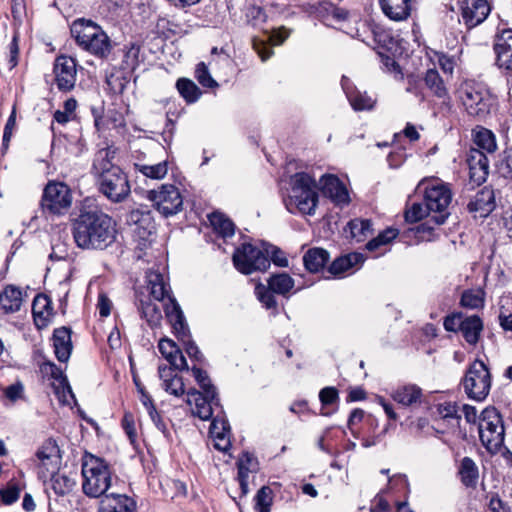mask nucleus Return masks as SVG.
<instances>
[{"label": "nucleus", "mask_w": 512, "mask_h": 512, "mask_svg": "<svg viewBox=\"0 0 512 512\" xmlns=\"http://www.w3.org/2000/svg\"><path fill=\"white\" fill-rule=\"evenodd\" d=\"M116 236V223L99 209L82 210L73 222V238L82 249L104 250Z\"/></svg>", "instance_id": "nucleus-1"}, {"label": "nucleus", "mask_w": 512, "mask_h": 512, "mask_svg": "<svg viewBox=\"0 0 512 512\" xmlns=\"http://www.w3.org/2000/svg\"><path fill=\"white\" fill-rule=\"evenodd\" d=\"M92 169L96 175L99 192L112 203L124 202L131 193L127 174L111 163L108 150H100L95 156Z\"/></svg>", "instance_id": "nucleus-2"}, {"label": "nucleus", "mask_w": 512, "mask_h": 512, "mask_svg": "<svg viewBox=\"0 0 512 512\" xmlns=\"http://www.w3.org/2000/svg\"><path fill=\"white\" fill-rule=\"evenodd\" d=\"M72 37L84 51L99 59H107L113 50V42L103 28L92 20L78 18L70 27Z\"/></svg>", "instance_id": "nucleus-3"}, {"label": "nucleus", "mask_w": 512, "mask_h": 512, "mask_svg": "<svg viewBox=\"0 0 512 512\" xmlns=\"http://www.w3.org/2000/svg\"><path fill=\"white\" fill-rule=\"evenodd\" d=\"M318 200L316 182L309 174L299 172L291 177V192L283 200L290 213L313 216Z\"/></svg>", "instance_id": "nucleus-4"}, {"label": "nucleus", "mask_w": 512, "mask_h": 512, "mask_svg": "<svg viewBox=\"0 0 512 512\" xmlns=\"http://www.w3.org/2000/svg\"><path fill=\"white\" fill-rule=\"evenodd\" d=\"M81 473L83 493L90 498L104 497L111 487L112 473L108 463L92 454L82 458Z\"/></svg>", "instance_id": "nucleus-5"}, {"label": "nucleus", "mask_w": 512, "mask_h": 512, "mask_svg": "<svg viewBox=\"0 0 512 512\" xmlns=\"http://www.w3.org/2000/svg\"><path fill=\"white\" fill-rule=\"evenodd\" d=\"M147 286L154 300L163 302L162 307L166 318L173 330L180 334L186 331V320L180 305L172 296L170 286L165 282L164 276L158 271L150 270L146 274Z\"/></svg>", "instance_id": "nucleus-6"}, {"label": "nucleus", "mask_w": 512, "mask_h": 512, "mask_svg": "<svg viewBox=\"0 0 512 512\" xmlns=\"http://www.w3.org/2000/svg\"><path fill=\"white\" fill-rule=\"evenodd\" d=\"M479 438L491 454L498 453L504 443L505 427L500 412L493 406L486 407L479 416Z\"/></svg>", "instance_id": "nucleus-7"}, {"label": "nucleus", "mask_w": 512, "mask_h": 512, "mask_svg": "<svg viewBox=\"0 0 512 512\" xmlns=\"http://www.w3.org/2000/svg\"><path fill=\"white\" fill-rule=\"evenodd\" d=\"M72 200V191L67 184L50 180L43 189L40 206L46 215L61 216L68 212Z\"/></svg>", "instance_id": "nucleus-8"}, {"label": "nucleus", "mask_w": 512, "mask_h": 512, "mask_svg": "<svg viewBox=\"0 0 512 512\" xmlns=\"http://www.w3.org/2000/svg\"><path fill=\"white\" fill-rule=\"evenodd\" d=\"M464 391L468 398L483 401L491 388V374L486 364L476 359L468 367L462 380Z\"/></svg>", "instance_id": "nucleus-9"}, {"label": "nucleus", "mask_w": 512, "mask_h": 512, "mask_svg": "<svg viewBox=\"0 0 512 512\" xmlns=\"http://www.w3.org/2000/svg\"><path fill=\"white\" fill-rule=\"evenodd\" d=\"M423 200L430 214L433 215L431 220L434 224H444L450 215L448 208L452 201V192L449 186L444 183L427 186Z\"/></svg>", "instance_id": "nucleus-10"}, {"label": "nucleus", "mask_w": 512, "mask_h": 512, "mask_svg": "<svg viewBox=\"0 0 512 512\" xmlns=\"http://www.w3.org/2000/svg\"><path fill=\"white\" fill-rule=\"evenodd\" d=\"M461 100L467 113L480 119L490 113L495 102L494 97L486 88L474 84H466L462 88Z\"/></svg>", "instance_id": "nucleus-11"}, {"label": "nucleus", "mask_w": 512, "mask_h": 512, "mask_svg": "<svg viewBox=\"0 0 512 512\" xmlns=\"http://www.w3.org/2000/svg\"><path fill=\"white\" fill-rule=\"evenodd\" d=\"M126 223L134 226L133 237L138 243L137 248L144 250L152 242V235L155 232V223L151 211L147 206L140 205L131 210L126 216Z\"/></svg>", "instance_id": "nucleus-12"}, {"label": "nucleus", "mask_w": 512, "mask_h": 512, "mask_svg": "<svg viewBox=\"0 0 512 512\" xmlns=\"http://www.w3.org/2000/svg\"><path fill=\"white\" fill-rule=\"evenodd\" d=\"M233 264L242 274L249 275L254 271H265L270 267L269 257L259 248L244 243L233 253Z\"/></svg>", "instance_id": "nucleus-13"}, {"label": "nucleus", "mask_w": 512, "mask_h": 512, "mask_svg": "<svg viewBox=\"0 0 512 512\" xmlns=\"http://www.w3.org/2000/svg\"><path fill=\"white\" fill-rule=\"evenodd\" d=\"M148 198L154 203L157 211L166 218L182 210L183 198L179 189L172 184H164L159 190H150Z\"/></svg>", "instance_id": "nucleus-14"}, {"label": "nucleus", "mask_w": 512, "mask_h": 512, "mask_svg": "<svg viewBox=\"0 0 512 512\" xmlns=\"http://www.w3.org/2000/svg\"><path fill=\"white\" fill-rule=\"evenodd\" d=\"M425 87L431 94L440 99L439 112L447 115L452 111L451 97L444 79L436 69H428L423 77Z\"/></svg>", "instance_id": "nucleus-15"}, {"label": "nucleus", "mask_w": 512, "mask_h": 512, "mask_svg": "<svg viewBox=\"0 0 512 512\" xmlns=\"http://www.w3.org/2000/svg\"><path fill=\"white\" fill-rule=\"evenodd\" d=\"M319 189L323 196L339 207L347 206L350 202V195L346 185L335 175L325 174L319 180Z\"/></svg>", "instance_id": "nucleus-16"}, {"label": "nucleus", "mask_w": 512, "mask_h": 512, "mask_svg": "<svg viewBox=\"0 0 512 512\" xmlns=\"http://www.w3.org/2000/svg\"><path fill=\"white\" fill-rule=\"evenodd\" d=\"M57 88L60 91H70L76 83V60L70 56H58L53 69Z\"/></svg>", "instance_id": "nucleus-17"}, {"label": "nucleus", "mask_w": 512, "mask_h": 512, "mask_svg": "<svg viewBox=\"0 0 512 512\" xmlns=\"http://www.w3.org/2000/svg\"><path fill=\"white\" fill-rule=\"evenodd\" d=\"M461 16L468 29L481 24L490 13L487 0H458Z\"/></svg>", "instance_id": "nucleus-18"}, {"label": "nucleus", "mask_w": 512, "mask_h": 512, "mask_svg": "<svg viewBox=\"0 0 512 512\" xmlns=\"http://www.w3.org/2000/svg\"><path fill=\"white\" fill-rule=\"evenodd\" d=\"M496 207L495 193L491 187L479 190L467 204V209L474 217H487Z\"/></svg>", "instance_id": "nucleus-19"}, {"label": "nucleus", "mask_w": 512, "mask_h": 512, "mask_svg": "<svg viewBox=\"0 0 512 512\" xmlns=\"http://www.w3.org/2000/svg\"><path fill=\"white\" fill-rule=\"evenodd\" d=\"M219 402L220 400L217 393L211 398L205 395V393L195 389H191L187 392V403L189 405H195L193 413L201 420L210 419L213 415V406H219Z\"/></svg>", "instance_id": "nucleus-20"}, {"label": "nucleus", "mask_w": 512, "mask_h": 512, "mask_svg": "<svg viewBox=\"0 0 512 512\" xmlns=\"http://www.w3.org/2000/svg\"><path fill=\"white\" fill-rule=\"evenodd\" d=\"M494 51L497 66L500 69L512 72V29H504L500 34H497Z\"/></svg>", "instance_id": "nucleus-21"}, {"label": "nucleus", "mask_w": 512, "mask_h": 512, "mask_svg": "<svg viewBox=\"0 0 512 512\" xmlns=\"http://www.w3.org/2000/svg\"><path fill=\"white\" fill-rule=\"evenodd\" d=\"M470 180L480 185L486 181L489 174V161L480 149L472 148L467 155Z\"/></svg>", "instance_id": "nucleus-22"}, {"label": "nucleus", "mask_w": 512, "mask_h": 512, "mask_svg": "<svg viewBox=\"0 0 512 512\" xmlns=\"http://www.w3.org/2000/svg\"><path fill=\"white\" fill-rule=\"evenodd\" d=\"M135 508L132 498L125 494L111 493L101 499L98 512H134Z\"/></svg>", "instance_id": "nucleus-23"}, {"label": "nucleus", "mask_w": 512, "mask_h": 512, "mask_svg": "<svg viewBox=\"0 0 512 512\" xmlns=\"http://www.w3.org/2000/svg\"><path fill=\"white\" fill-rule=\"evenodd\" d=\"M383 14L392 21L407 20L411 14V0H378Z\"/></svg>", "instance_id": "nucleus-24"}, {"label": "nucleus", "mask_w": 512, "mask_h": 512, "mask_svg": "<svg viewBox=\"0 0 512 512\" xmlns=\"http://www.w3.org/2000/svg\"><path fill=\"white\" fill-rule=\"evenodd\" d=\"M52 341L56 358L60 362H67L72 352L71 330L67 327L56 328Z\"/></svg>", "instance_id": "nucleus-25"}, {"label": "nucleus", "mask_w": 512, "mask_h": 512, "mask_svg": "<svg viewBox=\"0 0 512 512\" xmlns=\"http://www.w3.org/2000/svg\"><path fill=\"white\" fill-rule=\"evenodd\" d=\"M36 457L47 470L51 469L53 472L61 459L57 442L52 438L47 439L37 450Z\"/></svg>", "instance_id": "nucleus-26"}, {"label": "nucleus", "mask_w": 512, "mask_h": 512, "mask_svg": "<svg viewBox=\"0 0 512 512\" xmlns=\"http://www.w3.org/2000/svg\"><path fill=\"white\" fill-rule=\"evenodd\" d=\"M374 26V22L366 19L363 20L354 15L352 22L349 26L345 28L343 27V31L352 38H356L367 46H371V37L373 36Z\"/></svg>", "instance_id": "nucleus-27"}, {"label": "nucleus", "mask_w": 512, "mask_h": 512, "mask_svg": "<svg viewBox=\"0 0 512 512\" xmlns=\"http://www.w3.org/2000/svg\"><path fill=\"white\" fill-rule=\"evenodd\" d=\"M160 353L167 359L171 366L178 370L188 369L186 359L178 346L170 339H161L158 343Z\"/></svg>", "instance_id": "nucleus-28"}, {"label": "nucleus", "mask_w": 512, "mask_h": 512, "mask_svg": "<svg viewBox=\"0 0 512 512\" xmlns=\"http://www.w3.org/2000/svg\"><path fill=\"white\" fill-rule=\"evenodd\" d=\"M22 292L14 285H7L0 292V310L4 314L18 312L22 305Z\"/></svg>", "instance_id": "nucleus-29"}, {"label": "nucleus", "mask_w": 512, "mask_h": 512, "mask_svg": "<svg viewBox=\"0 0 512 512\" xmlns=\"http://www.w3.org/2000/svg\"><path fill=\"white\" fill-rule=\"evenodd\" d=\"M137 309L143 319L146 320L150 327H156L162 319L161 307L154 303L149 296L137 298Z\"/></svg>", "instance_id": "nucleus-30"}, {"label": "nucleus", "mask_w": 512, "mask_h": 512, "mask_svg": "<svg viewBox=\"0 0 512 512\" xmlns=\"http://www.w3.org/2000/svg\"><path fill=\"white\" fill-rule=\"evenodd\" d=\"M158 373L160 379L163 380L162 387L166 392L176 397L184 394L185 390L183 379L177 374H173L172 367L166 365L159 366Z\"/></svg>", "instance_id": "nucleus-31"}, {"label": "nucleus", "mask_w": 512, "mask_h": 512, "mask_svg": "<svg viewBox=\"0 0 512 512\" xmlns=\"http://www.w3.org/2000/svg\"><path fill=\"white\" fill-rule=\"evenodd\" d=\"M329 261V253L322 248H311L303 256L305 268L311 273H317Z\"/></svg>", "instance_id": "nucleus-32"}, {"label": "nucleus", "mask_w": 512, "mask_h": 512, "mask_svg": "<svg viewBox=\"0 0 512 512\" xmlns=\"http://www.w3.org/2000/svg\"><path fill=\"white\" fill-rule=\"evenodd\" d=\"M458 474L461 483L468 488H475L479 479V469L470 457H464L459 466Z\"/></svg>", "instance_id": "nucleus-33"}, {"label": "nucleus", "mask_w": 512, "mask_h": 512, "mask_svg": "<svg viewBox=\"0 0 512 512\" xmlns=\"http://www.w3.org/2000/svg\"><path fill=\"white\" fill-rule=\"evenodd\" d=\"M483 329V323L479 316L472 315L463 319L460 332L462 336L471 345H475Z\"/></svg>", "instance_id": "nucleus-34"}, {"label": "nucleus", "mask_w": 512, "mask_h": 512, "mask_svg": "<svg viewBox=\"0 0 512 512\" xmlns=\"http://www.w3.org/2000/svg\"><path fill=\"white\" fill-rule=\"evenodd\" d=\"M364 257L361 253H350L336 258L329 266V272L334 276H340L349 269L362 264Z\"/></svg>", "instance_id": "nucleus-35"}, {"label": "nucleus", "mask_w": 512, "mask_h": 512, "mask_svg": "<svg viewBox=\"0 0 512 512\" xmlns=\"http://www.w3.org/2000/svg\"><path fill=\"white\" fill-rule=\"evenodd\" d=\"M421 396V388L413 384L400 386L391 394L392 399L403 406H411L416 403Z\"/></svg>", "instance_id": "nucleus-36"}, {"label": "nucleus", "mask_w": 512, "mask_h": 512, "mask_svg": "<svg viewBox=\"0 0 512 512\" xmlns=\"http://www.w3.org/2000/svg\"><path fill=\"white\" fill-rule=\"evenodd\" d=\"M473 141L478 147L477 149H480L483 152L493 153L497 149L495 135L487 128L477 126L473 130Z\"/></svg>", "instance_id": "nucleus-37"}, {"label": "nucleus", "mask_w": 512, "mask_h": 512, "mask_svg": "<svg viewBox=\"0 0 512 512\" xmlns=\"http://www.w3.org/2000/svg\"><path fill=\"white\" fill-rule=\"evenodd\" d=\"M345 231L349 232L351 239L362 242L372 234V223L369 219H352L348 222Z\"/></svg>", "instance_id": "nucleus-38"}, {"label": "nucleus", "mask_w": 512, "mask_h": 512, "mask_svg": "<svg viewBox=\"0 0 512 512\" xmlns=\"http://www.w3.org/2000/svg\"><path fill=\"white\" fill-rule=\"evenodd\" d=\"M209 221L213 227V230L223 239L232 237L234 235L235 225L224 214L214 212L209 216Z\"/></svg>", "instance_id": "nucleus-39"}, {"label": "nucleus", "mask_w": 512, "mask_h": 512, "mask_svg": "<svg viewBox=\"0 0 512 512\" xmlns=\"http://www.w3.org/2000/svg\"><path fill=\"white\" fill-rule=\"evenodd\" d=\"M436 410L440 418L446 421L452 428L459 427L461 415L459 414V408L456 402L445 401L439 403Z\"/></svg>", "instance_id": "nucleus-40"}, {"label": "nucleus", "mask_w": 512, "mask_h": 512, "mask_svg": "<svg viewBox=\"0 0 512 512\" xmlns=\"http://www.w3.org/2000/svg\"><path fill=\"white\" fill-rule=\"evenodd\" d=\"M270 290L276 294L286 296L294 287V279L287 273L273 274L268 279Z\"/></svg>", "instance_id": "nucleus-41"}, {"label": "nucleus", "mask_w": 512, "mask_h": 512, "mask_svg": "<svg viewBox=\"0 0 512 512\" xmlns=\"http://www.w3.org/2000/svg\"><path fill=\"white\" fill-rule=\"evenodd\" d=\"M135 170L142 173L145 177L160 180L163 179L168 172L167 161H162L156 164H134Z\"/></svg>", "instance_id": "nucleus-42"}, {"label": "nucleus", "mask_w": 512, "mask_h": 512, "mask_svg": "<svg viewBox=\"0 0 512 512\" xmlns=\"http://www.w3.org/2000/svg\"><path fill=\"white\" fill-rule=\"evenodd\" d=\"M176 88L181 97L187 103H194L201 96V91L197 85L192 80L187 78L178 79L176 82Z\"/></svg>", "instance_id": "nucleus-43"}, {"label": "nucleus", "mask_w": 512, "mask_h": 512, "mask_svg": "<svg viewBox=\"0 0 512 512\" xmlns=\"http://www.w3.org/2000/svg\"><path fill=\"white\" fill-rule=\"evenodd\" d=\"M76 485L74 478L65 474L53 473L51 477V487L58 496H65L72 492Z\"/></svg>", "instance_id": "nucleus-44"}, {"label": "nucleus", "mask_w": 512, "mask_h": 512, "mask_svg": "<svg viewBox=\"0 0 512 512\" xmlns=\"http://www.w3.org/2000/svg\"><path fill=\"white\" fill-rule=\"evenodd\" d=\"M347 98L355 111L372 110L375 105V100L367 92H361L357 89L348 92Z\"/></svg>", "instance_id": "nucleus-45"}, {"label": "nucleus", "mask_w": 512, "mask_h": 512, "mask_svg": "<svg viewBox=\"0 0 512 512\" xmlns=\"http://www.w3.org/2000/svg\"><path fill=\"white\" fill-rule=\"evenodd\" d=\"M326 11L329 15L332 16V18L340 23V29L343 30V27L349 26V24L352 22L353 17L350 13L340 7L335 6L332 3L325 2L320 5V12Z\"/></svg>", "instance_id": "nucleus-46"}, {"label": "nucleus", "mask_w": 512, "mask_h": 512, "mask_svg": "<svg viewBox=\"0 0 512 512\" xmlns=\"http://www.w3.org/2000/svg\"><path fill=\"white\" fill-rule=\"evenodd\" d=\"M255 294L262 305L268 309L273 310L274 314L278 313V305L274 294V291L270 290L269 286L258 284L255 287Z\"/></svg>", "instance_id": "nucleus-47"}, {"label": "nucleus", "mask_w": 512, "mask_h": 512, "mask_svg": "<svg viewBox=\"0 0 512 512\" xmlns=\"http://www.w3.org/2000/svg\"><path fill=\"white\" fill-rule=\"evenodd\" d=\"M484 291L482 289H469L462 293L461 305L470 309H478L484 306Z\"/></svg>", "instance_id": "nucleus-48"}, {"label": "nucleus", "mask_w": 512, "mask_h": 512, "mask_svg": "<svg viewBox=\"0 0 512 512\" xmlns=\"http://www.w3.org/2000/svg\"><path fill=\"white\" fill-rule=\"evenodd\" d=\"M273 503V491L269 486H262L255 495L256 512H270Z\"/></svg>", "instance_id": "nucleus-49"}, {"label": "nucleus", "mask_w": 512, "mask_h": 512, "mask_svg": "<svg viewBox=\"0 0 512 512\" xmlns=\"http://www.w3.org/2000/svg\"><path fill=\"white\" fill-rule=\"evenodd\" d=\"M174 333L177 336V338L183 342L184 349L188 356L191 359L201 362L203 360V355L200 352L196 343L191 340L188 325L186 324V331L184 334H180L176 330H174Z\"/></svg>", "instance_id": "nucleus-50"}, {"label": "nucleus", "mask_w": 512, "mask_h": 512, "mask_svg": "<svg viewBox=\"0 0 512 512\" xmlns=\"http://www.w3.org/2000/svg\"><path fill=\"white\" fill-rule=\"evenodd\" d=\"M394 44V39L391 35V33L386 30L384 27L375 24L373 29V36L371 37V46L373 47L375 45L390 49L391 46Z\"/></svg>", "instance_id": "nucleus-51"}, {"label": "nucleus", "mask_w": 512, "mask_h": 512, "mask_svg": "<svg viewBox=\"0 0 512 512\" xmlns=\"http://www.w3.org/2000/svg\"><path fill=\"white\" fill-rule=\"evenodd\" d=\"M192 373L202 389V393H205L208 397L213 398L217 393L215 386L211 383V380L206 371L203 369L193 366Z\"/></svg>", "instance_id": "nucleus-52"}, {"label": "nucleus", "mask_w": 512, "mask_h": 512, "mask_svg": "<svg viewBox=\"0 0 512 512\" xmlns=\"http://www.w3.org/2000/svg\"><path fill=\"white\" fill-rule=\"evenodd\" d=\"M140 50V46L136 44H131L130 47L125 49L122 60V68L124 70L134 71L139 66Z\"/></svg>", "instance_id": "nucleus-53"}, {"label": "nucleus", "mask_w": 512, "mask_h": 512, "mask_svg": "<svg viewBox=\"0 0 512 512\" xmlns=\"http://www.w3.org/2000/svg\"><path fill=\"white\" fill-rule=\"evenodd\" d=\"M398 235V231L393 228H387L383 232H381L377 237L371 239L366 244V248L369 251H375L380 246L386 245L390 243L394 238H396Z\"/></svg>", "instance_id": "nucleus-54"}, {"label": "nucleus", "mask_w": 512, "mask_h": 512, "mask_svg": "<svg viewBox=\"0 0 512 512\" xmlns=\"http://www.w3.org/2000/svg\"><path fill=\"white\" fill-rule=\"evenodd\" d=\"M51 310V301L46 295L39 294L34 298L32 312L35 319L37 317L44 318L49 316Z\"/></svg>", "instance_id": "nucleus-55"}, {"label": "nucleus", "mask_w": 512, "mask_h": 512, "mask_svg": "<svg viewBox=\"0 0 512 512\" xmlns=\"http://www.w3.org/2000/svg\"><path fill=\"white\" fill-rule=\"evenodd\" d=\"M430 215L431 214L423 201L422 203H413L412 206L406 210L405 220L410 223H415Z\"/></svg>", "instance_id": "nucleus-56"}, {"label": "nucleus", "mask_w": 512, "mask_h": 512, "mask_svg": "<svg viewBox=\"0 0 512 512\" xmlns=\"http://www.w3.org/2000/svg\"><path fill=\"white\" fill-rule=\"evenodd\" d=\"M195 77L197 81L203 86L207 88L218 87V83L212 78L207 66L204 62H200L197 64L195 69Z\"/></svg>", "instance_id": "nucleus-57"}, {"label": "nucleus", "mask_w": 512, "mask_h": 512, "mask_svg": "<svg viewBox=\"0 0 512 512\" xmlns=\"http://www.w3.org/2000/svg\"><path fill=\"white\" fill-rule=\"evenodd\" d=\"M497 170L502 177L512 180V148L504 151L502 158L497 164Z\"/></svg>", "instance_id": "nucleus-58"}, {"label": "nucleus", "mask_w": 512, "mask_h": 512, "mask_svg": "<svg viewBox=\"0 0 512 512\" xmlns=\"http://www.w3.org/2000/svg\"><path fill=\"white\" fill-rule=\"evenodd\" d=\"M237 468H238L237 481L239 483V487L241 490V497H245L249 492V488H248L249 468L244 463L243 459H239L237 461Z\"/></svg>", "instance_id": "nucleus-59"}, {"label": "nucleus", "mask_w": 512, "mask_h": 512, "mask_svg": "<svg viewBox=\"0 0 512 512\" xmlns=\"http://www.w3.org/2000/svg\"><path fill=\"white\" fill-rule=\"evenodd\" d=\"M387 491L389 490L385 488L375 495L371 501L370 512H391V506L384 496Z\"/></svg>", "instance_id": "nucleus-60"}, {"label": "nucleus", "mask_w": 512, "mask_h": 512, "mask_svg": "<svg viewBox=\"0 0 512 512\" xmlns=\"http://www.w3.org/2000/svg\"><path fill=\"white\" fill-rule=\"evenodd\" d=\"M2 392L10 403H15L24 398V386L19 381L3 388Z\"/></svg>", "instance_id": "nucleus-61"}, {"label": "nucleus", "mask_w": 512, "mask_h": 512, "mask_svg": "<svg viewBox=\"0 0 512 512\" xmlns=\"http://www.w3.org/2000/svg\"><path fill=\"white\" fill-rule=\"evenodd\" d=\"M0 496L5 505H11L18 500L20 488L15 483H9L5 489L0 491Z\"/></svg>", "instance_id": "nucleus-62"}, {"label": "nucleus", "mask_w": 512, "mask_h": 512, "mask_svg": "<svg viewBox=\"0 0 512 512\" xmlns=\"http://www.w3.org/2000/svg\"><path fill=\"white\" fill-rule=\"evenodd\" d=\"M265 254L270 255V262L272 261L278 267H287L288 259L286 258L285 253L276 246L270 245L265 249Z\"/></svg>", "instance_id": "nucleus-63"}, {"label": "nucleus", "mask_w": 512, "mask_h": 512, "mask_svg": "<svg viewBox=\"0 0 512 512\" xmlns=\"http://www.w3.org/2000/svg\"><path fill=\"white\" fill-rule=\"evenodd\" d=\"M231 430L219 432V435H212L211 437L214 440L215 449L226 452L231 447L230 441Z\"/></svg>", "instance_id": "nucleus-64"}]
</instances>
